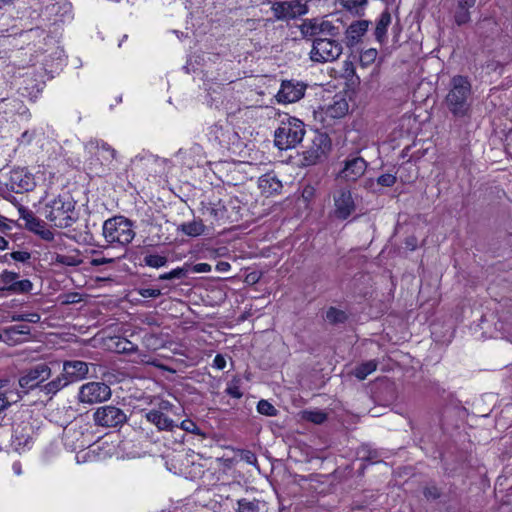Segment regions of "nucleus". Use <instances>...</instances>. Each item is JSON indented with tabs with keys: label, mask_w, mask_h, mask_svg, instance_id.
I'll return each instance as SVG.
<instances>
[{
	"label": "nucleus",
	"mask_w": 512,
	"mask_h": 512,
	"mask_svg": "<svg viewBox=\"0 0 512 512\" xmlns=\"http://www.w3.org/2000/svg\"><path fill=\"white\" fill-rule=\"evenodd\" d=\"M86 169L97 176L106 174L111 170L116 157V151L102 140H90L84 145Z\"/></svg>",
	"instance_id": "f257e3e1"
},
{
	"label": "nucleus",
	"mask_w": 512,
	"mask_h": 512,
	"mask_svg": "<svg viewBox=\"0 0 512 512\" xmlns=\"http://www.w3.org/2000/svg\"><path fill=\"white\" fill-rule=\"evenodd\" d=\"M43 214L55 227L68 228L77 220L75 205L68 195H59L48 200Z\"/></svg>",
	"instance_id": "f03ea898"
},
{
	"label": "nucleus",
	"mask_w": 512,
	"mask_h": 512,
	"mask_svg": "<svg viewBox=\"0 0 512 512\" xmlns=\"http://www.w3.org/2000/svg\"><path fill=\"white\" fill-rule=\"evenodd\" d=\"M471 94V84L464 76H455L451 80V89L446 96L449 111L456 117L469 114L470 104L468 98Z\"/></svg>",
	"instance_id": "7ed1b4c3"
},
{
	"label": "nucleus",
	"mask_w": 512,
	"mask_h": 512,
	"mask_svg": "<svg viewBox=\"0 0 512 512\" xmlns=\"http://www.w3.org/2000/svg\"><path fill=\"white\" fill-rule=\"evenodd\" d=\"M305 135L304 123L295 117L282 119L274 133V143L280 150L295 148Z\"/></svg>",
	"instance_id": "20e7f679"
},
{
	"label": "nucleus",
	"mask_w": 512,
	"mask_h": 512,
	"mask_svg": "<svg viewBox=\"0 0 512 512\" xmlns=\"http://www.w3.org/2000/svg\"><path fill=\"white\" fill-rule=\"evenodd\" d=\"M102 234L107 243L121 246L128 245L135 237L132 222L123 216L107 219L103 223Z\"/></svg>",
	"instance_id": "39448f33"
},
{
	"label": "nucleus",
	"mask_w": 512,
	"mask_h": 512,
	"mask_svg": "<svg viewBox=\"0 0 512 512\" xmlns=\"http://www.w3.org/2000/svg\"><path fill=\"white\" fill-rule=\"evenodd\" d=\"M82 437V432L78 430H74L72 428L64 430L63 440L65 446L71 450L79 449L75 455L76 463L84 464L100 460V446L95 444L86 446L84 441H80V438Z\"/></svg>",
	"instance_id": "423d86ee"
},
{
	"label": "nucleus",
	"mask_w": 512,
	"mask_h": 512,
	"mask_svg": "<svg viewBox=\"0 0 512 512\" xmlns=\"http://www.w3.org/2000/svg\"><path fill=\"white\" fill-rule=\"evenodd\" d=\"M308 0H268L276 20L287 21L307 12Z\"/></svg>",
	"instance_id": "0eeeda50"
},
{
	"label": "nucleus",
	"mask_w": 512,
	"mask_h": 512,
	"mask_svg": "<svg viewBox=\"0 0 512 512\" xmlns=\"http://www.w3.org/2000/svg\"><path fill=\"white\" fill-rule=\"evenodd\" d=\"M342 53V46L339 42L329 38H317L313 41L310 51V59L313 62H331L336 60Z\"/></svg>",
	"instance_id": "6e6552de"
},
{
	"label": "nucleus",
	"mask_w": 512,
	"mask_h": 512,
	"mask_svg": "<svg viewBox=\"0 0 512 512\" xmlns=\"http://www.w3.org/2000/svg\"><path fill=\"white\" fill-rule=\"evenodd\" d=\"M4 185L9 192L22 193L31 191L36 183L32 173L26 168L17 167L9 172L8 179Z\"/></svg>",
	"instance_id": "1a4fd4ad"
},
{
	"label": "nucleus",
	"mask_w": 512,
	"mask_h": 512,
	"mask_svg": "<svg viewBox=\"0 0 512 512\" xmlns=\"http://www.w3.org/2000/svg\"><path fill=\"white\" fill-rule=\"evenodd\" d=\"M349 111V104L346 97L336 94L329 104L320 108L318 115L324 126H331L333 121L344 117Z\"/></svg>",
	"instance_id": "9d476101"
},
{
	"label": "nucleus",
	"mask_w": 512,
	"mask_h": 512,
	"mask_svg": "<svg viewBox=\"0 0 512 512\" xmlns=\"http://www.w3.org/2000/svg\"><path fill=\"white\" fill-rule=\"evenodd\" d=\"M110 397L111 389L103 382H89L82 385L79 390V400L86 404L101 403Z\"/></svg>",
	"instance_id": "9b49d317"
},
{
	"label": "nucleus",
	"mask_w": 512,
	"mask_h": 512,
	"mask_svg": "<svg viewBox=\"0 0 512 512\" xmlns=\"http://www.w3.org/2000/svg\"><path fill=\"white\" fill-rule=\"evenodd\" d=\"M93 419L98 426L117 427L127 420L126 414L118 407L105 405L96 409Z\"/></svg>",
	"instance_id": "f8f14e48"
},
{
	"label": "nucleus",
	"mask_w": 512,
	"mask_h": 512,
	"mask_svg": "<svg viewBox=\"0 0 512 512\" xmlns=\"http://www.w3.org/2000/svg\"><path fill=\"white\" fill-rule=\"evenodd\" d=\"M334 213L339 219H347L355 210V201L347 188L336 189L333 193Z\"/></svg>",
	"instance_id": "ddd939ff"
},
{
	"label": "nucleus",
	"mask_w": 512,
	"mask_h": 512,
	"mask_svg": "<svg viewBox=\"0 0 512 512\" xmlns=\"http://www.w3.org/2000/svg\"><path fill=\"white\" fill-rule=\"evenodd\" d=\"M306 90V85L296 80H284L281 83L280 89L276 94L278 103L289 104L299 101L303 98Z\"/></svg>",
	"instance_id": "4468645a"
},
{
	"label": "nucleus",
	"mask_w": 512,
	"mask_h": 512,
	"mask_svg": "<svg viewBox=\"0 0 512 512\" xmlns=\"http://www.w3.org/2000/svg\"><path fill=\"white\" fill-rule=\"evenodd\" d=\"M207 137L210 141L218 143L223 147L234 144L238 135L233 131L232 127L227 123H215L208 128Z\"/></svg>",
	"instance_id": "2eb2a0df"
},
{
	"label": "nucleus",
	"mask_w": 512,
	"mask_h": 512,
	"mask_svg": "<svg viewBox=\"0 0 512 512\" xmlns=\"http://www.w3.org/2000/svg\"><path fill=\"white\" fill-rule=\"evenodd\" d=\"M50 376V368L46 363H39L26 371L19 379L22 388L31 389L36 387Z\"/></svg>",
	"instance_id": "dca6fc26"
},
{
	"label": "nucleus",
	"mask_w": 512,
	"mask_h": 512,
	"mask_svg": "<svg viewBox=\"0 0 512 512\" xmlns=\"http://www.w3.org/2000/svg\"><path fill=\"white\" fill-rule=\"evenodd\" d=\"M331 149V141L326 135H319L313 145L305 152L304 159L309 165H314L324 159Z\"/></svg>",
	"instance_id": "f3484780"
},
{
	"label": "nucleus",
	"mask_w": 512,
	"mask_h": 512,
	"mask_svg": "<svg viewBox=\"0 0 512 512\" xmlns=\"http://www.w3.org/2000/svg\"><path fill=\"white\" fill-rule=\"evenodd\" d=\"M366 168V161L362 157L354 156L345 160L344 167L339 172L338 177L346 181H356L364 174Z\"/></svg>",
	"instance_id": "a211bd4d"
},
{
	"label": "nucleus",
	"mask_w": 512,
	"mask_h": 512,
	"mask_svg": "<svg viewBox=\"0 0 512 512\" xmlns=\"http://www.w3.org/2000/svg\"><path fill=\"white\" fill-rule=\"evenodd\" d=\"M336 28L332 23L325 19H312L305 21L301 25V32L305 36H315L319 34L334 35Z\"/></svg>",
	"instance_id": "6ab92c4d"
},
{
	"label": "nucleus",
	"mask_w": 512,
	"mask_h": 512,
	"mask_svg": "<svg viewBox=\"0 0 512 512\" xmlns=\"http://www.w3.org/2000/svg\"><path fill=\"white\" fill-rule=\"evenodd\" d=\"M63 376L70 382L79 381L85 378L89 372L86 362L80 360L66 361L63 365Z\"/></svg>",
	"instance_id": "aec40b11"
},
{
	"label": "nucleus",
	"mask_w": 512,
	"mask_h": 512,
	"mask_svg": "<svg viewBox=\"0 0 512 512\" xmlns=\"http://www.w3.org/2000/svg\"><path fill=\"white\" fill-rule=\"evenodd\" d=\"M31 333L27 325L10 326L3 329V341L8 345H17L22 343Z\"/></svg>",
	"instance_id": "412c9836"
},
{
	"label": "nucleus",
	"mask_w": 512,
	"mask_h": 512,
	"mask_svg": "<svg viewBox=\"0 0 512 512\" xmlns=\"http://www.w3.org/2000/svg\"><path fill=\"white\" fill-rule=\"evenodd\" d=\"M146 419L148 422L155 425L159 430L171 431L177 425L172 419L166 416L162 411L152 409L146 413Z\"/></svg>",
	"instance_id": "4be33fe9"
},
{
	"label": "nucleus",
	"mask_w": 512,
	"mask_h": 512,
	"mask_svg": "<svg viewBox=\"0 0 512 512\" xmlns=\"http://www.w3.org/2000/svg\"><path fill=\"white\" fill-rule=\"evenodd\" d=\"M258 185L262 193L268 196L279 193L282 189L281 181L278 180L276 176L271 174H265L262 177H260Z\"/></svg>",
	"instance_id": "5701e85b"
},
{
	"label": "nucleus",
	"mask_w": 512,
	"mask_h": 512,
	"mask_svg": "<svg viewBox=\"0 0 512 512\" xmlns=\"http://www.w3.org/2000/svg\"><path fill=\"white\" fill-rule=\"evenodd\" d=\"M370 22L367 20H358L351 23L347 29V39L352 43H357L367 32Z\"/></svg>",
	"instance_id": "b1692460"
},
{
	"label": "nucleus",
	"mask_w": 512,
	"mask_h": 512,
	"mask_svg": "<svg viewBox=\"0 0 512 512\" xmlns=\"http://www.w3.org/2000/svg\"><path fill=\"white\" fill-rule=\"evenodd\" d=\"M11 446L12 449L15 450L18 453H22L32 446V439L27 433L18 432V430H15L12 434V440H11Z\"/></svg>",
	"instance_id": "393cba45"
},
{
	"label": "nucleus",
	"mask_w": 512,
	"mask_h": 512,
	"mask_svg": "<svg viewBox=\"0 0 512 512\" xmlns=\"http://www.w3.org/2000/svg\"><path fill=\"white\" fill-rule=\"evenodd\" d=\"M205 230L206 226L203 224V222L201 220L196 219L190 222L182 223L178 227V231L182 232L183 234L189 237H198L204 234Z\"/></svg>",
	"instance_id": "a878e982"
},
{
	"label": "nucleus",
	"mask_w": 512,
	"mask_h": 512,
	"mask_svg": "<svg viewBox=\"0 0 512 512\" xmlns=\"http://www.w3.org/2000/svg\"><path fill=\"white\" fill-rule=\"evenodd\" d=\"M392 21L391 14L388 11H384L379 20L377 21L375 28V37L379 42H383L386 38L387 29Z\"/></svg>",
	"instance_id": "bb28decb"
},
{
	"label": "nucleus",
	"mask_w": 512,
	"mask_h": 512,
	"mask_svg": "<svg viewBox=\"0 0 512 512\" xmlns=\"http://www.w3.org/2000/svg\"><path fill=\"white\" fill-rule=\"evenodd\" d=\"M225 88L217 85L215 88L209 87L207 88V103L211 107H215L216 109H220L223 106L222 96L224 94Z\"/></svg>",
	"instance_id": "cd10ccee"
},
{
	"label": "nucleus",
	"mask_w": 512,
	"mask_h": 512,
	"mask_svg": "<svg viewBox=\"0 0 512 512\" xmlns=\"http://www.w3.org/2000/svg\"><path fill=\"white\" fill-rule=\"evenodd\" d=\"M18 210L20 217L25 221L26 227L29 230L36 232L38 231L39 227H42L43 222L37 219L31 211L24 208L23 206H20Z\"/></svg>",
	"instance_id": "c85d7f7f"
},
{
	"label": "nucleus",
	"mask_w": 512,
	"mask_h": 512,
	"mask_svg": "<svg viewBox=\"0 0 512 512\" xmlns=\"http://www.w3.org/2000/svg\"><path fill=\"white\" fill-rule=\"evenodd\" d=\"M33 289V283L28 279L23 280H16L15 283H13L9 287H3V291H7L10 294H24L29 293Z\"/></svg>",
	"instance_id": "c756f323"
},
{
	"label": "nucleus",
	"mask_w": 512,
	"mask_h": 512,
	"mask_svg": "<svg viewBox=\"0 0 512 512\" xmlns=\"http://www.w3.org/2000/svg\"><path fill=\"white\" fill-rule=\"evenodd\" d=\"M377 368V362L375 360L366 361L360 365H358L353 374L359 380H364L368 375L373 373Z\"/></svg>",
	"instance_id": "7c9ffc66"
},
{
	"label": "nucleus",
	"mask_w": 512,
	"mask_h": 512,
	"mask_svg": "<svg viewBox=\"0 0 512 512\" xmlns=\"http://www.w3.org/2000/svg\"><path fill=\"white\" fill-rule=\"evenodd\" d=\"M368 0H342L343 6L353 15L361 16L364 14Z\"/></svg>",
	"instance_id": "2f4dec72"
},
{
	"label": "nucleus",
	"mask_w": 512,
	"mask_h": 512,
	"mask_svg": "<svg viewBox=\"0 0 512 512\" xmlns=\"http://www.w3.org/2000/svg\"><path fill=\"white\" fill-rule=\"evenodd\" d=\"M237 505V512H259L260 510V501L256 499L242 498L237 501Z\"/></svg>",
	"instance_id": "473e14b6"
},
{
	"label": "nucleus",
	"mask_w": 512,
	"mask_h": 512,
	"mask_svg": "<svg viewBox=\"0 0 512 512\" xmlns=\"http://www.w3.org/2000/svg\"><path fill=\"white\" fill-rule=\"evenodd\" d=\"M55 261L66 266H78L82 263V259L78 254H57Z\"/></svg>",
	"instance_id": "72a5a7b5"
},
{
	"label": "nucleus",
	"mask_w": 512,
	"mask_h": 512,
	"mask_svg": "<svg viewBox=\"0 0 512 512\" xmlns=\"http://www.w3.org/2000/svg\"><path fill=\"white\" fill-rule=\"evenodd\" d=\"M137 346L125 338H118L115 341V351L118 353H131L136 351Z\"/></svg>",
	"instance_id": "f704fd0d"
},
{
	"label": "nucleus",
	"mask_w": 512,
	"mask_h": 512,
	"mask_svg": "<svg viewBox=\"0 0 512 512\" xmlns=\"http://www.w3.org/2000/svg\"><path fill=\"white\" fill-rule=\"evenodd\" d=\"M144 262L149 267L160 268L167 264V258L158 254H150L145 256Z\"/></svg>",
	"instance_id": "c9c22d12"
},
{
	"label": "nucleus",
	"mask_w": 512,
	"mask_h": 512,
	"mask_svg": "<svg viewBox=\"0 0 512 512\" xmlns=\"http://www.w3.org/2000/svg\"><path fill=\"white\" fill-rule=\"evenodd\" d=\"M69 384V380H67L64 376L63 377H57L55 380H52L51 382L47 383L45 385V390L47 393L55 394L63 387L67 386Z\"/></svg>",
	"instance_id": "e433bc0d"
},
{
	"label": "nucleus",
	"mask_w": 512,
	"mask_h": 512,
	"mask_svg": "<svg viewBox=\"0 0 512 512\" xmlns=\"http://www.w3.org/2000/svg\"><path fill=\"white\" fill-rule=\"evenodd\" d=\"M378 55V52L374 48L367 49L360 54V64L362 67H367L374 63Z\"/></svg>",
	"instance_id": "4c0bfd02"
},
{
	"label": "nucleus",
	"mask_w": 512,
	"mask_h": 512,
	"mask_svg": "<svg viewBox=\"0 0 512 512\" xmlns=\"http://www.w3.org/2000/svg\"><path fill=\"white\" fill-rule=\"evenodd\" d=\"M41 317L38 313H18L11 316L12 321H25L29 323H38Z\"/></svg>",
	"instance_id": "58836bf2"
},
{
	"label": "nucleus",
	"mask_w": 512,
	"mask_h": 512,
	"mask_svg": "<svg viewBox=\"0 0 512 512\" xmlns=\"http://www.w3.org/2000/svg\"><path fill=\"white\" fill-rule=\"evenodd\" d=\"M188 270L184 267H177L170 272L161 274L159 276L160 280H172V279H181L186 276Z\"/></svg>",
	"instance_id": "ea45409f"
},
{
	"label": "nucleus",
	"mask_w": 512,
	"mask_h": 512,
	"mask_svg": "<svg viewBox=\"0 0 512 512\" xmlns=\"http://www.w3.org/2000/svg\"><path fill=\"white\" fill-rule=\"evenodd\" d=\"M326 319L330 323H341L346 319V314L336 308H330L326 313Z\"/></svg>",
	"instance_id": "a19ab883"
},
{
	"label": "nucleus",
	"mask_w": 512,
	"mask_h": 512,
	"mask_svg": "<svg viewBox=\"0 0 512 512\" xmlns=\"http://www.w3.org/2000/svg\"><path fill=\"white\" fill-rule=\"evenodd\" d=\"M257 411L266 416H275L277 414L276 408L267 400H260L257 404Z\"/></svg>",
	"instance_id": "79ce46f5"
},
{
	"label": "nucleus",
	"mask_w": 512,
	"mask_h": 512,
	"mask_svg": "<svg viewBox=\"0 0 512 512\" xmlns=\"http://www.w3.org/2000/svg\"><path fill=\"white\" fill-rule=\"evenodd\" d=\"M17 279H18V274L16 272L4 270L0 274V282L4 284V287L11 286L13 283L16 282Z\"/></svg>",
	"instance_id": "37998d69"
},
{
	"label": "nucleus",
	"mask_w": 512,
	"mask_h": 512,
	"mask_svg": "<svg viewBox=\"0 0 512 512\" xmlns=\"http://www.w3.org/2000/svg\"><path fill=\"white\" fill-rule=\"evenodd\" d=\"M180 428L192 434L202 435V432L197 426V424L189 419L183 420L180 424Z\"/></svg>",
	"instance_id": "c03bdc74"
},
{
	"label": "nucleus",
	"mask_w": 512,
	"mask_h": 512,
	"mask_svg": "<svg viewBox=\"0 0 512 512\" xmlns=\"http://www.w3.org/2000/svg\"><path fill=\"white\" fill-rule=\"evenodd\" d=\"M305 415L307 420L315 424H321L326 420V414L319 410L306 412Z\"/></svg>",
	"instance_id": "a18cd8bd"
},
{
	"label": "nucleus",
	"mask_w": 512,
	"mask_h": 512,
	"mask_svg": "<svg viewBox=\"0 0 512 512\" xmlns=\"http://www.w3.org/2000/svg\"><path fill=\"white\" fill-rule=\"evenodd\" d=\"M470 8H463L460 9L458 7L456 13H455V21L458 25H462L467 23L470 20Z\"/></svg>",
	"instance_id": "49530a36"
},
{
	"label": "nucleus",
	"mask_w": 512,
	"mask_h": 512,
	"mask_svg": "<svg viewBox=\"0 0 512 512\" xmlns=\"http://www.w3.org/2000/svg\"><path fill=\"white\" fill-rule=\"evenodd\" d=\"M10 256L13 260L18 262H26L31 258V254L27 251H14L6 254L4 257Z\"/></svg>",
	"instance_id": "de8ad7c7"
},
{
	"label": "nucleus",
	"mask_w": 512,
	"mask_h": 512,
	"mask_svg": "<svg viewBox=\"0 0 512 512\" xmlns=\"http://www.w3.org/2000/svg\"><path fill=\"white\" fill-rule=\"evenodd\" d=\"M396 182V176L392 174H383L378 177L377 183L384 187H391Z\"/></svg>",
	"instance_id": "09e8293b"
},
{
	"label": "nucleus",
	"mask_w": 512,
	"mask_h": 512,
	"mask_svg": "<svg viewBox=\"0 0 512 512\" xmlns=\"http://www.w3.org/2000/svg\"><path fill=\"white\" fill-rule=\"evenodd\" d=\"M226 393L233 398L238 399V398L242 397V392H241L238 384L234 383V382H232L228 385V387L226 388Z\"/></svg>",
	"instance_id": "8fccbe9b"
},
{
	"label": "nucleus",
	"mask_w": 512,
	"mask_h": 512,
	"mask_svg": "<svg viewBox=\"0 0 512 512\" xmlns=\"http://www.w3.org/2000/svg\"><path fill=\"white\" fill-rule=\"evenodd\" d=\"M139 294L144 298H157L161 295V291L154 288H143L139 291Z\"/></svg>",
	"instance_id": "3c124183"
},
{
	"label": "nucleus",
	"mask_w": 512,
	"mask_h": 512,
	"mask_svg": "<svg viewBox=\"0 0 512 512\" xmlns=\"http://www.w3.org/2000/svg\"><path fill=\"white\" fill-rule=\"evenodd\" d=\"M9 394H12V392H0V412L7 409L11 405Z\"/></svg>",
	"instance_id": "603ef678"
},
{
	"label": "nucleus",
	"mask_w": 512,
	"mask_h": 512,
	"mask_svg": "<svg viewBox=\"0 0 512 512\" xmlns=\"http://www.w3.org/2000/svg\"><path fill=\"white\" fill-rule=\"evenodd\" d=\"M210 271L211 265L208 263H197L192 267V272L194 273H208Z\"/></svg>",
	"instance_id": "864d4df0"
},
{
	"label": "nucleus",
	"mask_w": 512,
	"mask_h": 512,
	"mask_svg": "<svg viewBox=\"0 0 512 512\" xmlns=\"http://www.w3.org/2000/svg\"><path fill=\"white\" fill-rule=\"evenodd\" d=\"M315 195V189L313 186L307 185L302 190V197L306 202H309Z\"/></svg>",
	"instance_id": "5fc2aeb1"
},
{
	"label": "nucleus",
	"mask_w": 512,
	"mask_h": 512,
	"mask_svg": "<svg viewBox=\"0 0 512 512\" xmlns=\"http://www.w3.org/2000/svg\"><path fill=\"white\" fill-rule=\"evenodd\" d=\"M213 367L218 370H223L226 367V360L223 355L217 354L213 360Z\"/></svg>",
	"instance_id": "6e6d98bb"
},
{
	"label": "nucleus",
	"mask_w": 512,
	"mask_h": 512,
	"mask_svg": "<svg viewBox=\"0 0 512 512\" xmlns=\"http://www.w3.org/2000/svg\"><path fill=\"white\" fill-rule=\"evenodd\" d=\"M35 233L39 234L44 240L50 241L53 239V233L46 229L44 224H42V227H39L38 231Z\"/></svg>",
	"instance_id": "4d7b16f0"
},
{
	"label": "nucleus",
	"mask_w": 512,
	"mask_h": 512,
	"mask_svg": "<svg viewBox=\"0 0 512 512\" xmlns=\"http://www.w3.org/2000/svg\"><path fill=\"white\" fill-rule=\"evenodd\" d=\"M211 214H214L217 220H223L225 218V210L223 207L212 208Z\"/></svg>",
	"instance_id": "13d9d810"
},
{
	"label": "nucleus",
	"mask_w": 512,
	"mask_h": 512,
	"mask_svg": "<svg viewBox=\"0 0 512 512\" xmlns=\"http://www.w3.org/2000/svg\"><path fill=\"white\" fill-rule=\"evenodd\" d=\"M231 269L230 263L226 261H220L216 265V270L221 273L228 272Z\"/></svg>",
	"instance_id": "bf43d9fd"
},
{
	"label": "nucleus",
	"mask_w": 512,
	"mask_h": 512,
	"mask_svg": "<svg viewBox=\"0 0 512 512\" xmlns=\"http://www.w3.org/2000/svg\"><path fill=\"white\" fill-rule=\"evenodd\" d=\"M9 230H11V226L8 219L0 215V232L5 233Z\"/></svg>",
	"instance_id": "052dcab7"
},
{
	"label": "nucleus",
	"mask_w": 512,
	"mask_h": 512,
	"mask_svg": "<svg viewBox=\"0 0 512 512\" xmlns=\"http://www.w3.org/2000/svg\"><path fill=\"white\" fill-rule=\"evenodd\" d=\"M458 7L460 9L463 8H472L475 5L476 0H457Z\"/></svg>",
	"instance_id": "680f3d73"
},
{
	"label": "nucleus",
	"mask_w": 512,
	"mask_h": 512,
	"mask_svg": "<svg viewBox=\"0 0 512 512\" xmlns=\"http://www.w3.org/2000/svg\"><path fill=\"white\" fill-rule=\"evenodd\" d=\"M243 459L249 464H255L257 461L255 454L250 451L245 452Z\"/></svg>",
	"instance_id": "e2e57ef3"
},
{
	"label": "nucleus",
	"mask_w": 512,
	"mask_h": 512,
	"mask_svg": "<svg viewBox=\"0 0 512 512\" xmlns=\"http://www.w3.org/2000/svg\"><path fill=\"white\" fill-rule=\"evenodd\" d=\"M12 471L15 475H22V465L19 461H16L12 464Z\"/></svg>",
	"instance_id": "0e129e2a"
},
{
	"label": "nucleus",
	"mask_w": 512,
	"mask_h": 512,
	"mask_svg": "<svg viewBox=\"0 0 512 512\" xmlns=\"http://www.w3.org/2000/svg\"><path fill=\"white\" fill-rule=\"evenodd\" d=\"M111 262V259H107V258H94L92 260V265L94 266H100V265H103V264H106V263H110Z\"/></svg>",
	"instance_id": "69168bd1"
},
{
	"label": "nucleus",
	"mask_w": 512,
	"mask_h": 512,
	"mask_svg": "<svg viewBox=\"0 0 512 512\" xmlns=\"http://www.w3.org/2000/svg\"><path fill=\"white\" fill-rule=\"evenodd\" d=\"M425 496L428 498H437L439 496V493L436 488H427L425 490Z\"/></svg>",
	"instance_id": "338daca9"
},
{
	"label": "nucleus",
	"mask_w": 512,
	"mask_h": 512,
	"mask_svg": "<svg viewBox=\"0 0 512 512\" xmlns=\"http://www.w3.org/2000/svg\"><path fill=\"white\" fill-rule=\"evenodd\" d=\"M9 242L2 236H0V250H5L8 248Z\"/></svg>",
	"instance_id": "774afa93"
}]
</instances>
